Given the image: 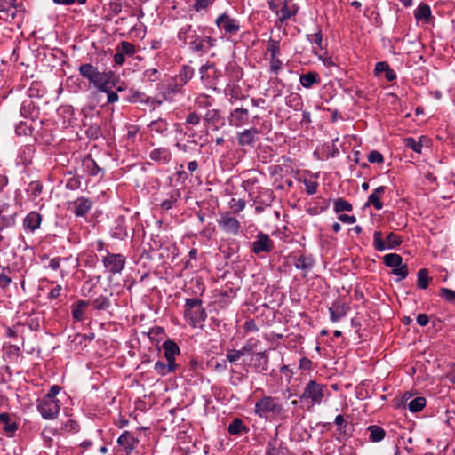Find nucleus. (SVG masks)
<instances>
[{"instance_id":"obj_31","label":"nucleus","mask_w":455,"mask_h":455,"mask_svg":"<svg viewBox=\"0 0 455 455\" xmlns=\"http://www.w3.org/2000/svg\"><path fill=\"white\" fill-rule=\"evenodd\" d=\"M299 82L305 88H311L314 84H319L321 83L320 75L315 71H309L306 74H302L299 76Z\"/></svg>"},{"instance_id":"obj_13","label":"nucleus","mask_w":455,"mask_h":455,"mask_svg":"<svg viewBox=\"0 0 455 455\" xmlns=\"http://www.w3.org/2000/svg\"><path fill=\"white\" fill-rule=\"evenodd\" d=\"M219 226L221 229L230 235H238L241 228L239 220L231 215L229 212H226L220 216L218 220Z\"/></svg>"},{"instance_id":"obj_14","label":"nucleus","mask_w":455,"mask_h":455,"mask_svg":"<svg viewBox=\"0 0 455 455\" xmlns=\"http://www.w3.org/2000/svg\"><path fill=\"white\" fill-rule=\"evenodd\" d=\"M259 134V131L255 127L244 129L237 133L238 145L240 147L254 148Z\"/></svg>"},{"instance_id":"obj_37","label":"nucleus","mask_w":455,"mask_h":455,"mask_svg":"<svg viewBox=\"0 0 455 455\" xmlns=\"http://www.w3.org/2000/svg\"><path fill=\"white\" fill-rule=\"evenodd\" d=\"M90 305V302L87 300H78L72 306V316L75 320L78 322L84 321V309Z\"/></svg>"},{"instance_id":"obj_6","label":"nucleus","mask_w":455,"mask_h":455,"mask_svg":"<svg viewBox=\"0 0 455 455\" xmlns=\"http://www.w3.org/2000/svg\"><path fill=\"white\" fill-rule=\"evenodd\" d=\"M387 244L382 239V233L375 231L373 235V246L376 251H383L386 249H395L402 243V238L395 233L390 232L386 237Z\"/></svg>"},{"instance_id":"obj_10","label":"nucleus","mask_w":455,"mask_h":455,"mask_svg":"<svg viewBox=\"0 0 455 455\" xmlns=\"http://www.w3.org/2000/svg\"><path fill=\"white\" fill-rule=\"evenodd\" d=\"M101 92H108L116 84V76L113 71L100 72L92 83Z\"/></svg>"},{"instance_id":"obj_20","label":"nucleus","mask_w":455,"mask_h":455,"mask_svg":"<svg viewBox=\"0 0 455 455\" xmlns=\"http://www.w3.org/2000/svg\"><path fill=\"white\" fill-rule=\"evenodd\" d=\"M162 348L164 350V356L167 363H170L171 364H177L175 363V357L180 354V349L177 343L173 340L167 339L163 343Z\"/></svg>"},{"instance_id":"obj_3","label":"nucleus","mask_w":455,"mask_h":455,"mask_svg":"<svg viewBox=\"0 0 455 455\" xmlns=\"http://www.w3.org/2000/svg\"><path fill=\"white\" fill-rule=\"evenodd\" d=\"M184 315L193 326L204 322L207 317V314L204 308L202 307V300L197 298L187 299Z\"/></svg>"},{"instance_id":"obj_52","label":"nucleus","mask_w":455,"mask_h":455,"mask_svg":"<svg viewBox=\"0 0 455 455\" xmlns=\"http://www.w3.org/2000/svg\"><path fill=\"white\" fill-rule=\"evenodd\" d=\"M42 190H43V185L41 184L40 181H37V180L31 181L27 188V193L33 199L39 196L40 194L42 193Z\"/></svg>"},{"instance_id":"obj_2","label":"nucleus","mask_w":455,"mask_h":455,"mask_svg":"<svg viewBox=\"0 0 455 455\" xmlns=\"http://www.w3.org/2000/svg\"><path fill=\"white\" fill-rule=\"evenodd\" d=\"M328 393L327 386L315 380H309L303 392L299 395L301 403H308L312 405H320Z\"/></svg>"},{"instance_id":"obj_62","label":"nucleus","mask_w":455,"mask_h":455,"mask_svg":"<svg viewBox=\"0 0 455 455\" xmlns=\"http://www.w3.org/2000/svg\"><path fill=\"white\" fill-rule=\"evenodd\" d=\"M274 199V195L271 190H265L260 196L258 197V199L255 201V203L259 204H264L266 206L269 205L270 203Z\"/></svg>"},{"instance_id":"obj_5","label":"nucleus","mask_w":455,"mask_h":455,"mask_svg":"<svg viewBox=\"0 0 455 455\" xmlns=\"http://www.w3.org/2000/svg\"><path fill=\"white\" fill-rule=\"evenodd\" d=\"M274 248L275 243L269 235L259 232L250 246V251L258 256H262L271 253Z\"/></svg>"},{"instance_id":"obj_41","label":"nucleus","mask_w":455,"mask_h":455,"mask_svg":"<svg viewBox=\"0 0 455 455\" xmlns=\"http://www.w3.org/2000/svg\"><path fill=\"white\" fill-rule=\"evenodd\" d=\"M368 431L370 433V440L371 442H380L386 436V431L377 425L369 426Z\"/></svg>"},{"instance_id":"obj_19","label":"nucleus","mask_w":455,"mask_h":455,"mask_svg":"<svg viewBox=\"0 0 455 455\" xmlns=\"http://www.w3.org/2000/svg\"><path fill=\"white\" fill-rule=\"evenodd\" d=\"M349 309V306L340 299L334 301L332 306L329 307L331 321L333 323L339 321L347 314Z\"/></svg>"},{"instance_id":"obj_12","label":"nucleus","mask_w":455,"mask_h":455,"mask_svg":"<svg viewBox=\"0 0 455 455\" xmlns=\"http://www.w3.org/2000/svg\"><path fill=\"white\" fill-rule=\"evenodd\" d=\"M220 30L226 34L234 35L240 30V24L237 20L232 18L227 12L220 14L215 20Z\"/></svg>"},{"instance_id":"obj_18","label":"nucleus","mask_w":455,"mask_h":455,"mask_svg":"<svg viewBox=\"0 0 455 455\" xmlns=\"http://www.w3.org/2000/svg\"><path fill=\"white\" fill-rule=\"evenodd\" d=\"M149 159L158 164H168L172 159V154L170 148L158 147L149 152Z\"/></svg>"},{"instance_id":"obj_35","label":"nucleus","mask_w":455,"mask_h":455,"mask_svg":"<svg viewBox=\"0 0 455 455\" xmlns=\"http://www.w3.org/2000/svg\"><path fill=\"white\" fill-rule=\"evenodd\" d=\"M228 431L231 435H238L243 433H248L249 428L239 418H235L228 425Z\"/></svg>"},{"instance_id":"obj_39","label":"nucleus","mask_w":455,"mask_h":455,"mask_svg":"<svg viewBox=\"0 0 455 455\" xmlns=\"http://www.w3.org/2000/svg\"><path fill=\"white\" fill-rule=\"evenodd\" d=\"M178 368L179 364H171L170 363H165L162 361H157L154 365V370L161 376L175 372Z\"/></svg>"},{"instance_id":"obj_30","label":"nucleus","mask_w":455,"mask_h":455,"mask_svg":"<svg viewBox=\"0 0 455 455\" xmlns=\"http://www.w3.org/2000/svg\"><path fill=\"white\" fill-rule=\"evenodd\" d=\"M20 115L34 121L39 116V108L32 100L24 101L20 108Z\"/></svg>"},{"instance_id":"obj_64","label":"nucleus","mask_w":455,"mask_h":455,"mask_svg":"<svg viewBox=\"0 0 455 455\" xmlns=\"http://www.w3.org/2000/svg\"><path fill=\"white\" fill-rule=\"evenodd\" d=\"M84 164L88 169L89 174L92 176H96L101 171V169L98 166L96 162L93 159H88L84 161Z\"/></svg>"},{"instance_id":"obj_16","label":"nucleus","mask_w":455,"mask_h":455,"mask_svg":"<svg viewBox=\"0 0 455 455\" xmlns=\"http://www.w3.org/2000/svg\"><path fill=\"white\" fill-rule=\"evenodd\" d=\"M216 44V39L210 36H199L196 41L190 43L189 49L192 52L204 54L206 53L210 48L214 47Z\"/></svg>"},{"instance_id":"obj_40","label":"nucleus","mask_w":455,"mask_h":455,"mask_svg":"<svg viewBox=\"0 0 455 455\" xmlns=\"http://www.w3.org/2000/svg\"><path fill=\"white\" fill-rule=\"evenodd\" d=\"M221 115L218 109H208L204 116V120L209 124L215 125L218 128V124L221 123Z\"/></svg>"},{"instance_id":"obj_28","label":"nucleus","mask_w":455,"mask_h":455,"mask_svg":"<svg viewBox=\"0 0 455 455\" xmlns=\"http://www.w3.org/2000/svg\"><path fill=\"white\" fill-rule=\"evenodd\" d=\"M298 11L299 7L297 6V4H289L285 1L283 6L280 10L275 11V13L278 16V20H280V22L283 23L291 17L295 16Z\"/></svg>"},{"instance_id":"obj_56","label":"nucleus","mask_w":455,"mask_h":455,"mask_svg":"<svg viewBox=\"0 0 455 455\" xmlns=\"http://www.w3.org/2000/svg\"><path fill=\"white\" fill-rule=\"evenodd\" d=\"M244 355L242 349H228L226 358L229 363H234L238 362Z\"/></svg>"},{"instance_id":"obj_54","label":"nucleus","mask_w":455,"mask_h":455,"mask_svg":"<svg viewBox=\"0 0 455 455\" xmlns=\"http://www.w3.org/2000/svg\"><path fill=\"white\" fill-rule=\"evenodd\" d=\"M267 52L270 53V57L279 56L281 54L280 41L270 38L267 42Z\"/></svg>"},{"instance_id":"obj_26","label":"nucleus","mask_w":455,"mask_h":455,"mask_svg":"<svg viewBox=\"0 0 455 455\" xmlns=\"http://www.w3.org/2000/svg\"><path fill=\"white\" fill-rule=\"evenodd\" d=\"M403 142L406 148L417 154H421L423 147H428L429 140L425 136H420L419 140H416L413 137H407L403 140Z\"/></svg>"},{"instance_id":"obj_58","label":"nucleus","mask_w":455,"mask_h":455,"mask_svg":"<svg viewBox=\"0 0 455 455\" xmlns=\"http://www.w3.org/2000/svg\"><path fill=\"white\" fill-rule=\"evenodd\" d=\"M62 430L66 433L76 434L79 432L80 426L77 421L70 419L63 424Z\"/></svg>"},{"instance_id":"obj_55","label":"nucleus","mask_w":455,"mask_h":455,"mask_svg":"<svg viewBox=\"0 0 455 455\" xmlns=\"http://www.w3.org/2000/svg\"><path fill=\"white\" fill-rule=\"evenodd\" d=\"M116 49L119 52H121L124 56H132L136 52L135 45L127 41L121 42V44L116 47Z\"/></svg>"},{"instance_id":"obj_53","label":"nucleus","mask_w":455,"mask_h":455,"mask_svg":"<svg viewBox=\"0 0 455 455\" xmlns=\"http://www.w3.org/2000/svg\"><path fill=\"white\" fill-rule=\"evenodd\" d=\"M425 406L426 399L422 396H418L412 399L408 404V408L411 412H419L422 411Z\"/></svg>"},{"instance_id":"obj_25","label":"nucleus","mask_w":455,"mask_h":455,"mask_svg":"<svg viewBox=\"0 0 455 455\" xmlns=\"http://www.w3.org/2000/svg\"><path fill=\"white\" fill-rule=\"evenodd\" d=\"M226 94L229 97L231 104H234L235 101L243 100L248 97V95L244 94L242 88L238 84H235V83L227 84Z\"/></svg>"},{"instance_id":"obj_33","label":"nucleus","mask_w":455,"mask_h":455,"mask_svg":"<svg viewBox=\"0 0 455 455\" xmlns=\"http://www.w3.org/2000/svg\"><path fill=\"white\" fill-rule=\"evenodd\" d=\"M79 74L86 78L90 83H92L94 78L99 73L98 68L94 67L91 63L81 64L78 68Z\"/></svg>"},{"instance_id":"obj_49","label":"nucleus","mask_w":455,"mask_h":455,"mask_svg":"<svg viewBox=\"0 0 455 455\" xmlns=\"http://www.w3.org/2000/svg\"><path fill=\"white\" fill-rule=\"evenodd\" d=\"M11 269L8 267H3L0 265V288L4 290L12 283V278L10 277Z\"/></svg>"},{"instance_id":"obj_1","label":"nucleus","mask_w":455,"mask_h":455,"mask_svg":"<svg viewBox=\"0 0 455 455\" xmlns=\"http://www.w3.org/2000/svg\"><path fill=\"white\" fill-rule=\"evenodd\" d=\"M254 412L259 418L267 419L281 417L284 413V408L278 397L263 395L256 402Z\"/></svg>"},{"instance_id":"obj_45","label":"nucleus","mask_w":455,"mask_h":455,"mask_svg":"<svg viewBox=\"0 0 455 455\" xmlns=\"http://www.w3.org/2000/svg\"><path fill=\"white\" fill-rule=\"evenodd\" d=\"M35 148L32 145L25 146L20 148L19 156L22 164L28 165L31 164Z\"/></svg>"},{"instance_id":"obj_17","label":"nucleus","mask_w":455,"mask_h":455,"mask_svg":"<svg viewBox=\"0 0 455 455\" xmlns=\"http://www.w3.org/2000/svg\"><path fill=\"white\" fill-rule=\"evenodd\" d=\"M69 261H72L73 267L75 268L77 266V259L73 258L72 256L69 257H55L49 261V267L54 271L60 270L61 277H65L68 275L69 270L67 268H64L61 267H64V265Z\"/></svg>"},{"instance_id":"obj_27","label":"nucleus","mask_w":455,"mask_h":455,"mask_svg":"<svg viewBox=\"0 0 455 455\" xmlns=\"http://www.w3.org/2000/svg\"><path fill=\"white\" fill-rule=\"evenodd\" d=\"M225 75L228 78V84L238 82L243 77V70L235 62H229L226 65Z\"/></svg>"},{"instance_id":"obj_48","label":"nucleus","mask_w":455,"mask_h":455,"mask_svg":"<svg viewBox=\"0 0 455 455\" xmlns=\"http://www.w3.org/2000/svg\"><path fill=\"white\" fill-rule=\"evenodd\" d=\"M92 305L95 310L100 311L108 309L110 307L111 302L108 297L100 295L92 300Z\"/></svg>"},{"instance_id":"obj_24","label":"nucleus","mask_w":455,"mask_h":455,"mask_svg":"<svg viewBox=\"0 0 455 455\" xmlns=\"http://www.w3.org/2000/svg\"><path fill=\"white\" fill-rule=\"evenodd\" d=\"M177 37L180 41L190 46V43L196 41L199 36L192 25L187 24L180 28Z\"/></svg>"},{"instance_id":"obj_46","label":"nucleus","mask_w":455,"mask_h":455,"mask_svg":"<svg viewBox=\"0 0 455 455\" xmlns=\"http://www.w3.org/2000/svg\"><path fill=\"white\" fill-rule=\"evenodd\" d=\"M431 16L430 6L426 4H420L414 12V17L417 20H427Z\"/></svg>"},{"instance_id":"obj_57","label":"nucleus","mask_w":455,"mask_h":455,"mask_svg":"<svg viewBox=\"0 0 455 455\" xmlns=\"http://www.w3.org/2000/svg\"><path fill=\"white\" fill-rule=\"evenodd\" d=\"M87 137L91 140H97L101 136V129L99 124H92L85 132Z\"/></svg>"},{"instance_id":"obj_15","label":"nucleus","mask_w":455,"mask_h":455,"mask_svg":"<svg viewBox=\"0 0 455 455\" xmlns=\"http://www.w3.org/2000/svg\"><path fill=\"white\" fill-rule=\"evenodd\" d=\"M250 120V114L247 108H236L233 109L228 116L229 125L242 127L246 125Z\"/></svg>"},{"instance_id":"obj_36","label":"nucleus","mask_w":455,"mask_h":455,"mask_svg":"<svg viewBox=\"0 0 455 455\" xmlns=\"http://www.w3.org/2000/svg\"><path fill=\"white\" fill-rule=\"evenodd\" d=\"M0 424L3 430L9 435H12L18 429L17 423L11 420V416L7 412L0 413Z\"/></svg>"},{"instance_id":"obj_21","label":"nucleus","mask_w":455,"mask_h":455,"mask_svg":"<svg viewBox=\"0 0 455 455\" xmlns=\"http://www.w3.org/2000/svg\"><path fill=\"white\" fill-rule=\"evenodd\" d=\"M92 207V201L85 197H78L72 203V212L76 217L85 216Z\"/></svg>"},{"instance_id":"obj_32","label":"nucleus","mask_w":455,"mask_h":455,"mask_svg":"<svg viewBox=\"0 0 455 455\" xmlns=\"http://www.w3.org/2000/svg\"><path fill=\"white\" fill-rule=\"evenodd\" d=\"M387 187L379 186L368 197V204H372L376 210H381L383 204L380 201V197L386 192Z\"/></svg>"},{"instance_id":"obj_50","label":"nucleus","mask_w":455,"mask_h":455,"mask_svg":"<svg viewBox=\"0 0 455 455\" xmlns=\"http://www.w3.org/2000/svg\"><path fill=\"white\" fill-rule=\"evenodd\" d=\"M383 260L387 267L394 268L401 265L403 258L399 254L389 253L383 257Z\"/></svg>"},{"instance_id":"obj_23","label":"nucleus","mask_w":455,"mask_h":455,"mask_svg":"<svg viewBox=\"0 0 455 455\" xmlns=\"http://www.w3.org/2000/svg\"><path fill=\"white\" fill-rule=\"evenodd\" d=\"M294 266L297 269L303 271L305 274L303 276H306V274L313 269L315 265V259L312 255L301 254L294 260Z\"/></svg>"},{"instance_id":"obj_8","label":"nucleus","mask_w":455,"mask_h":455,"mask_svg":"<svg viewBox=\"0 0 455 455\" xmlns=\"http://www.w3.org/2000/svg\"><path fill=\"white\" fill-rule=\"evenodd\" d=\"M199 73L202 81L211 86H216L218 81L222 77L221 70L213 62H207L201 66Z\"/></svg>"},{"instance_id":"obj_42","label":"nucleus","mask_w":455,"mask_h":455,"mask_svg":"<svg viewBox=\"0 0 455 455\" xmlns=\"http://www.w3.org/2000/svg\"><path fill=\"white\" fill-rule=\"evenodd\" d=\"M430 281H432V277H429L428 270L427 268H421L418 271L417 286L419 289H427Z\"/></svg>"},{"instance_id":"obj_63","label":"nucleus","mask_w":455,"mask_h":455,"mask_svg":"<svg viewBox=\"0 0 455 455\" xmlns=\"http://www.w3.org/2000/svg\"><path fill=\"white\" fill-rule=\"evenodd\" d=\"M439 296L449 303H455V291L449 288H441Z\"/></svg>"},{"instance_id":"obj_59","label":"nucleus","mask_w":455,"mask_h":455,"mask_svg":"<svg viewBox=\"0 0 455 455\" xmlns=\"http://www.w3.org/2000/svg\"><path fill=\"white\" fill-rule=\"evenodd\" d=\"M392 274L396 275L398 281H402L408 276L409 270L408 267L405 264L401 263L399 267H395L392 269Z\"/></svg>"},{"instance_id":"obj_61","label":"nucleus","mask_w":455,"mask_h":455,"mask_svg":"<svg viewBox=\"0 0 455 455\" xmlns=\"http://www.w3.org/2000/svg\"><path fill=\"white\" fill-rule=\"evenodd\" d=\"M334 423L339 427L338 431L340 435H347L349 425L341 414L336 416Z\"/></svg>"},{"instance_id":"obj_60","label":"nucleus","mask_w":455,"mask_h":455,"mask_svg":"<svg viewBox=\"0 0 455 455\" xmlns=\"http://www.w3.org/2000/svg\"><path fill=\"white\" fill-rule=\"evenodd\" d=\"M283 68V62L279 56L270 57L269 59V70L271 73L278 75Z\"/></svg>"},{"instance_id":"obj_4","label":"nucleus","mask_w":455,"mask_h":455,"mask_svg":"<svg viewBox=\"0 0 455 455\" xmlns=\"http://www.w3.org/2000/svg\"><path fill=\"white\" fill-rule=\"evenodd\" d=\"M102 263L108 273L116 275L124 270L126 258L121 253H111L106 250L105 255L102 256Z\"/></svg>"},{"instance_id":"obj_47","label":"nucleus","mask_w":455,"mask_h":455,"mask_svg":"<svg viewBox=\"0 0 455 455\" xmlns=\"http://www.w3.org/2000/svg\"><path fill=\"white\" fill-rule=\"evenodd\" d=\"M17 212L4 213V211L0 215L1 229L13 227L16 223Z\"/></svg>"},{"instance_id":"obj_9","label":"nucleus","mask_w":455,"mask_h":455,"mask_svg":"<svg viewBox=\"0 0 455 455\" xmlns=\"http://www.w3.org/2000/svg\"><path fill=\"white\" fill-rule=\"evenodd\" d=\"M140 440L130 431H124L117 439V451L131 455L138 447Z\"/></svg>"},{"instance_id":"obj_34","label":"nucleus","mask_w":455,"mask_h":455,"mask_svg":"<svg viewBox=\"0 0 455 455\" xmlns=\"http://www.w3.org/2000/svg\"><path fill=\"white\" fill-rule=\"evenodd\" d=\"M148 128L150 132H154L161 135H166V132L169 129V124L165 119L158 118L156 120L151 121L148 124Z\"/></svg>"},{"instance_id":"obj_51","label":"nucleus","mask_w":455,"mask_h":455,"mask_svg":"<svg viewBox=\"0 0 455 455\" xmlns=\"http://www.w3.org/2000/svg\"><path fill=\"white\" fill-rule=\"evenodd\" d=\"M353 205L342 197H339L334 201V211L337 213L343 212H351Z\"/></svg>"},{"instance_id":"obj_44","label":"nucleus","mask_w":455,"mask_h":455,"mask_svg":"<svg viewBox=\"0 0 455 455\" xmlns=\"http://www.w3.org/2000/svg\"><path fill=\"white\" fill-rule=\"evenodd\" d=\"M33 131L32 125L27 121H20L15 125V133L18 136H32Z\"/></svg>"},{"instance_id":"obj_22","label":"nucleus","mask_w":455,"mask_h":455,"mask_svg":"<svg viewBox=\"0 0 455 455\" xmlns=\"http://www.w3.org/2000/svg\"><path fill=\"white\" fill-rule=\"evenodd\" d=\"M42 220V215L36 211H32L23 220V228L25 230L33 233L40 228Z\"/></svg>"},{"instance_id":"obj_11","label":"nucleus","mask_w":455,"mask_h":455,"mask_svg":"<svg viewBox=\"0 0 455 455\" xmlns=\"http://www.w3.org/2000/svg\"><path fill=\"white\" fill-rule=\"evenodd\" d=\"M246 369H252L257 373L267 371L268 369V355L266 351L252 354L249 362L244 363Z\"/></svg>"},{"instance_id":"obj_38","label":"nucleus","mask_w":455,"mask_h":455,"mask_svg":"<svg viewBox=\"0 0 455 455\" xmlns=\"http://www.w3.org/2000/svg\"><path fill=\"white\" fill-rule=\"evenodd\" d=\"M16 3L17 0H0V13L5 15V20L9 17L12 19L15 18V12L12 11V8H16Z\"/></svg>"},{"instance_id":"obj_7","label":"nucleus","mask_w":455,"mask_h":455,"mask_svg":"<svg viewBox=\"0 0 455 455\" xmlns=\"http://www.w3.org/2000/svg\"><path fill=\"white\" fill-rule=\"evenodd\" d=\"M37 410L44 419H53L58 416L60 410V401L43 396L38 401Z\"/></svg>"},{"instance_id":"obj_43","label":"nucleus","mask_w":455,"mask_h":455,"mask_svg":"<svg viewBox=\"0 0 455 455\" xmlns=\"http://www.w3.org/2000/svg\"><path fill=\"white\" fill-rule=\"evenodd\" d=\"M195 74L194 68L190 65H183L176 77L184 84L190 81Z\"/></svg>"},{"instance_id":"obj_29","label":"nucleus","mask_w":455,"mask_h":455,"mask_svg":"<svg viewBox=\"0 0 455 455\" xmlns=\"http://www.w3.org/2000/svg\"><path fill=\"white\" fill-rule=\"evenodd\" d=\"M185 84L181 83L176 76L170 79L167 84L166 90L164 92V98L168 100H171L172 95H175L182 91Z\"/></svg>"}]
</instances>
